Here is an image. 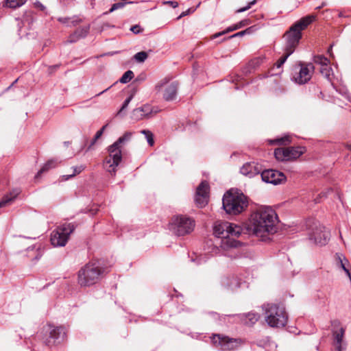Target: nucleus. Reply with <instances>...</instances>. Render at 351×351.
Instances as JSON below:
<instances>
[{
    "label": "nucleus",
    "mask_w": 351,
    "mask_h": 351,
    "mask_svg": "<svg viewBox=\"0 0 351 351\" xmlns=\"http://www.w3.org/2000/svg\"><path fill=\"white\" fill-rule=\"evenodd\" d=\"M209 185L206 181H202L196 190L195 201L199 207L205 206L208 201Z\"/></svg>",
    "instance_id": "19"
},
{
    "label": "nucleus",
    "mask_w": 351,
    "mask_h": 351,
    "mask_svg": "<svg viewBox=\"0 0 351 351\" xmlns=\"http://www.w3.org/2000/svg\"><path fill=\"white\" fill-rule=\"evenodd\" d=\"M195 221L189 217L176 216L172 218L171 229L177 236L190 234L194 229Z\"/></svg>",
    "instance_id": "8"
},
{
    "label": "nucleus",
    "mask_w": 351,
    "mask_h": 351,
    "mask_svg": "<svg viewBox=\"0 0 351 351\" xmlns=\"http://www.w3.org/2000/svg\"><path fill=\"white\" fill-rule=\"evenodd\" d=\"M134 77V73L131 70H128L124 73L122 77L119 79V82L122 84L129 82Z\"/></svg>",
    "instance_id": "35"
},
{
    "label": "nucleus",
    "mask_w": 351,
    "mask_h": 351,
    "mask_svg": "<svg viewBox=\"0 0 351 351\" xmlns=\"http://www.w3.org/2000/svg\"><path fill=\"white\" fill-rule=\"evenodd\" d=\"M256 3V0H253L252 1H250L247 5H246L245 7H243V8H241L239 10H237V12L238 13H240V12H243L245 11H247V10H249L252 5H254L255 3Z\"/></svg>",
    "instance_id": "45"
},
{
    "label": "nucleus",
    "mask_w": 351,
    "mask_h": 351,
    "mask_svg": "<svg viewBox=\"0 0 351 351\" xmlns=\"http://www.w3.org/2000/svg\"><path fill=\"white\" fill-rule=\"evenodd\" d=\"M313 61L315 63L319 64L321 67H324V66L330 64V60L322 55L314 56Z\"/></svg>",
    "instance_id": "31"
},
{
    "label": "nucleus",
    "mask_w": 351,
    "mask_h": 351,
    "mask_svg": "<svg viewBox=\"0 0 351 351\" xmlns=\"http://www.w3.org/2000/svg\"><path fill=\"white\" fill-rule=\"evenodd\" d=\"M130 31L134 34H137L142 32L141 27L138 25H133L130 27Z\"/></svg>",
    "instance_id": "46"
},
{
    "label": "nucleus",
    "mask_w": 351,
    "mask_h": 351,
    "mask_svg": "<svg viewBox=\"0 0 351 351\" xmlns=\"http://www.w3.org/2000/svg\"><path fill=\"white\" fill-rule=\"evenodd\" d=\"M210 258V256L208 255L207 254H199V255H196L195 254V257L193 258L192 257L191 258V261L193 262H195L197 265H201L202 263H206Z\"/></svg>",
    "instance_id": "33"
},
{
    "label": "nucleus",
    "mask_w": 351,
    "mask_h": 351,
    "mask_svg": "<svg viewBox=\"0 0 351 351\" xmlns=\"http://www.w3.org/2000/svg\"><path fill=\"white\" fill-rule=\"evenodd\" d=\"M222 283L231 290H235L240 287L241 282L237 277L232 276L224 279Z\"/></svg>",
    "instance_id": "24"
},
{
    "label": "nucleus",
    "mask_w": 351,
    "mask_h": 351,
    "mask_svg": "<svg viewBox=\"0 0 351 351\" xmlns=\"http://www.w3.org/2000/svg\"><path fill=\"white\" fill-rule=\"evenodd\" d=\"M74 226L71 223H65L53 230L51 234V243L54 247L64 246L69 238L70 234L74 230Z\"/></svg>",
    "instance_id": "9"
},
{
    "label": "nucleus",
    "mask_w": 351,
    "mask_h": 351,
    "mask_svg": "<svg viewBox=\"0 0 351 351\" xmlns=\"http://www.w3.org/2000/svg\"><path fill=\"white\" fill-rule=\"evenodd\" d=\"M320 73H322V75L328 80L329 81L332 86L336 88L335 86H334V83L332 82V78H333V76H334V74H333V71H332V69L331 68V66H330V64L327 65V66H324V67H321L320 68Z\"/></svg>",
    "instance_id": "25"
},
{
    "label": "nucleus",
    "mask_w": 351,
    "mask_h": 351,
    "mask_svg": "<svg viewBox=\"0 0 351 351\" xmlns=\"http://www.w3.org/2000/svg\"><path fill=\"white\" fill-rule=\"evenodd\" d=\"M141 132L145 135L148 144L152 146L154 143L152 132L146 130H143Z\"/></svg>",
    "instance_id": "37"
},
{
    "label": "nucleus",
    "mask_w": 351,
    "mask_h": 351,
    "mask_svg": "<svg viewBox=\"0 0 351 351\" xmlns=\"http://www.w3.org/2000/svg\"><path fill=\"white\" fill-rule=\"evenodd\" d=\"M339 17H342V16H343V13H342V12H339Z\"/></svg>",
    "instance_id": "55"
},
{
    "label": "nucleus",
    "mask_w": 351,
    "mask_h": 351,
    "mask_svg": "<svg viewBox=\"0 0 351 351\" xmlns=\"http://www.w3.org/2000/svg\"><path fill=\"white\" fill-rule=\"evenodd\" d=\"M132 136V132H126L122 136L108 147L109 156L105 159L106 168L108 172L114 175L116 168L121 161V145L129 141Z\"/></svg>",
    "instance_id": "3"
},
{
    "label": "nucleus",
    "mask_w": 351,
    "mask_h": 351,
    "mask_svg": "<svg viewBox=\"0 0 351 351\" xmlns=\"http://www.w3.org/2000/svg\"><path fill=\"white\" fill-rule=\"evenodd\" d=\"M243 232L241 226L228 221H217L213 226V233L221 238L211 248L213 255L225 256L237 258L239 256L233 254L232 251L241 245V243L233 237H238Z\"/></svg>",
    "instance_id": "1"
},
{
    "label": "nucleus",
    "mask_w": 351,
    "mask_h": 351,
    "mask_svg": "<svg viewBox=\"0 0 351 351\" xmlns=\"http://www.w3.org/2000/svg\"><path fill=\"white\" fill-rule=\"evenodd\" d=\"M250 22L251 21L250 19H243V20L239 21V23H237V24H234L233 25H231V26L227 27L226 29H225L224 31L216 33L215 34H214L213 36V38H218L226 33L233 32L234 30H237L241 27L247 26L250 24Z\"/></svg>",
    "instance_id": "23"
},
{
    "label": "nucleus",
    "mask_w": 351,
    "mask_h": 351,
    "mask_svg": "<svg viewBox=\"0 0 351 351\" xmlns=\"http://www.w3.org/2000/svg\"><path fill=\"white\" fill-rule=\"evenodd\" d=\"M315 19V15H307L296 21L290 28L302 33V31L311 24Z\"/></svg>",
    "instance_id": "20"
},
{
    "label": "nucleus",
    "mask_w": 351,
    "mask_h": 351,
    "mask_svg": "<svg viewBox=\"0 0 351 351\" xmlns=\"http://www.w3.org/2000/svg\"><path fill=\"white\" fill-rule=\"evenodd\" d=\"M240 172L243 176L249 178H253L259 174L260 169L254 163L246 162L241 167Z\"/></svg>",
    "instance_id": "22"
},
{
    "label": "nucleus",
    "mask_w": 351,
    "mask_h": 351,
    "mask_svg": "<svg viewBox=\"0 0 351 351\" xmlns=\"http://www.w3.org/2000/svg\"><path fill=\"white\" fill-rule=\"evenodd\" d=\"M335 351H346V346H335Z\"/></svg>",
    "instance_id": "50"
},
{
    "label": "nucleus",
    "mask_w": 351,
    "mask_h": 351,
    "mask_svg": "<svg viewBox=\"0 0 351 351\" xmlns=\"http://www.w3.org/2000/svg\"><path fill=\"white\" fill-rule=\"evenodd\" d=\"M127 3H132V1H128V2H126V3H121V2H119V3H114L111 8L109 10L108 12H106L105 14H108V13H111L112 12H114V10H118L119 8H123Z\"/></svg>",
    "instance_id": "39"
},
{
    "label": "nucleus",
    "mask_w": 351,
    "mask_h": 351,
    "mask_svg": "<svg viewBox=\"0 0 351 351\" xmlns=\"http://www.w3.org/2000/svg\"><path fill=\"white\" fill-rule=\"evenodd\" d=\"M325 5H326V4H325L324 3H323L322 5L317 7L315 9H316V10H319V9H321L322 7L325 6Z\"/></svg>",
    "instance_id": "54"
},
{
    "label": "nucleus",
    "mask_w": 351,
    "mask_h": 351,
    "mask_svg": "<svg viewBox=\"0 0 351 351\" xmlns=\"http://www.w3.org/2000/svg\"><path fill=\"white\" fill-rule=\"evenodd\" d=\"M160 109L157 106H152L149 104H143V106L133 110L132 117L135 121H140L144 119H149L153 115L156 114L160 112Z\"/></svg>",
    "instance_id": "15"
},
{
    "label": "nucleus",
    "mask_w": 351,
    "mask_h": 351,
    "mask_svg": "<svg viewBox=\"0 0 351 351\" xmlns=\"http://www.w3.org/2000/svg\"><path fill=\"white\" fill-rule=\"evenodd\" d=\"M111 86L106 88L105 90H104L103 91L99 93L98 94L96 95V96H99L101 95V94H103L104 93L106 92Z\"/></svg>",
    "instance_id": "52"
},
{
    "label": "nucleus",
    "mask_w": 351,
    "mask_h": 351,
    "mask_svg": "<svg viewBox=\"0 0 351 351\" xmlns=\"http://www.w3.org/2000/svg\"><path fill=\"white\" fill-rule=\"evenodd\" d=\"M304 152L303 147H280L274 150V156L278 160H289L299 158Z\"/></svg>",
    "instance_id": "13"
},
{
    "label": "nucleus",
    "mask_w": 351,
    "mask_h": 351,
    "mask_svg": "<svg viewBox=\"0 0 351 351\" xmlns=\"http://www.w3.org/2000/svg\"><path fill=\"white\" fill-rule=\"evenodd\" d=\"M17 193H16L13 197H9L8 196L4 197L1 201H0V208L5 206L8 205L10 202L13 201V199L16 197Z\"/></svg>",
    "instance_id": "41"
},
{
    "label": "nucleus",
    "mask_w": 351,
    "mask_h": 351,
    "mask_svg": "<svg viewBox=\"0 0 351 351\" xmlns=\"http://www.w3.org/2000/svg\"><path fill=\"white\" fill-rule=\"evenodd\" d=\"M106 127H107V125H104L99 130H98L96 132V134L91 142V145H94L96 143V141L101 136V135H102L104 130L106 128Z\"/></svg>",
    "instance_id": "42"
},
{
    "label": "nucleus",
    "mask_w": 351,
    "mask_h": 351,
    "mask_svg": "<svg viewBox=\"0 0 351 351\" xmlns=\"http://www.w3.org/2000/svg\"><path fill=\"white\" fill-rule=\"evenodd\" d=\"M340 323L337 320L332 322V326L334 327L332 330V335L334 337V346H346L343 342V338L345 333V330L343 327H339V329H335L336 327L339 326Z\"/></svg>",
    "instance_id": "21"
},
{
    "label": "nucleus",
    "mask_w": 351,
    "mask_h": 351,
    "mask_svg": "<svg viewBox=\"0 0 351 351\" xmlns=\"http://www.w3.org/2000/svg\"><path fill=\"white\" fill-rule=\"evenodd\" d=\"M223 208L230 215L241 213L247 206V197L243 194L227 192L223 197Z\"/></svg>",
    "instance_id": "6"
},
{
    "label": "nucleus",
    "mask_w": 351,
    "mask_h": 351,
    "mask_svg": "<svg viewBox=\"0 0 351 351\" xmlns=\"http://www.w3.org/2000/svg\"><path fill=\"white\" fill-rule=\"evenodd\" d=\"M214 319L219 320V322L221 319L226 321V319L230 318H235L237 320L242 322L243 324L247 326H252L259 319L260 316L258 313H248L243 314H237V315H219L217 313L210 312L209 313Z\"/></svg>",
    "instance_id": "12"
},
{
    "label": "nucleus",
    "mask_w": 351,
    "mask_h": 351,
    "mask_svg": "<svg viewBox=\"0 0 351 351\" xmlns=\"http://www.w3.org/2000/svg\"><path fill=\"white\" fill-rule=\"evenodd\" d=\"M261 176L263 182L274 185L280 184L286 180L283 173L274 169L264 170L261 172Z\"/></svg>",
    "instance_id": "18"
},
{
    "label": "nucleus",
    "mask_w": 351,
    "mask_h": 351,
    "mask_svg": "<svg viewBox=\"0 0 351 351\" xmlns=\"http://www.w3.org/2000/svg\"><path fill=\"white\" fill-rule=\"evenodd\" d=\"M164 4H168L172 6L173 8H176L178 6V3L177 1H167L163 2Z\"/></svg>",
    "instance_id": "49"
},
{
    "label": "nucleus",
    "mask_w": 351,
    "mask_h": 351,
    "mask_svg": "<svg viewBox=\"0 0 351 351\" xmlns=\"http://www.w3.org/2000/svg\"><path fill=\"white\" fill-rule=\"evenodd\" d=\"M211 342L214 347L221 351L234 350L244 344V341L241 338H230L219 334L213 335Z\"/></svg>",
    "instance_id": "7"
},
{
    "label": "nucleus",
    "mask_w": 351,
    "mask_h": 351,
    "mask_svg": "<svg viewBox=\"0 0 351 351\" xmlns=\"http://www.w3.org/2000/svg\"><path fill=\"white\" fill-rule=\"evenodd\" d=\"M336 90L345 98H346L348 100L351 101V97L350 96L348 92L345 88H339L338 89L336 88Z\"/></svg>",
    "instance_id": "44"
},
{
    "label": "nucleus",
    "mask_w": 351,
    "mask_h": 351,
    "mask_svg": "<svg viewBox=\"0 0 351 351\" xmlns=\"http://www.w3.org/2000/svg\"><path fill=\"white\" fill-rule=\"evenodd\" d=\"M49 338L46 340L48 346L58 344L62 342L66 338V329L63 326H53L48 325Z\"/></svg>",
    "instance_id": "16"
},
{
    "label": "nucleus",
    "mask_w": 351,
    "mask_h": 351,
    "mask_svg": "<svg viewBox=\"0 0 351 351\" xmlns=\"http://www.w3.org/2000/svg\"><path fill=\"white\" fill-rule=\"evenodd\" d=\"M58 66H59L58 65H54V66H53V67H54L55 69H57Z\"/></svg>",
    "instance_id": "57"
},
{
    "label": "nucleus",
    "mask_w": 351,
    "mask_h": 351,
    "mask_svg": "<svg viewBox=\"0 0 351 351\" xmlns=\"http://www.w3.org/2000/svg\"><path fill=\"white\" fill-rule=\"evenodd\" d=\"M69 142H64V144H65L66 145H69Z\"/></svg>",
    "instance_id": "58"
},
{
    "label": "nucleus",
    "mask_w": 351,
    "mask_h": 351,
    "mask_svg": "<svg viewBox=\"0 0 351 351\" xmlns=\"http://www.w3.org/2000/svg\"><path fill=\"white\" fill-rule=\"evenodd\" d=\"M315 67L312 63L300 62L298 65L294 68L291 79L298 84H304L311 79Z\"/></svg>",
    "instance_id": "10"
},
{
    "label": "nucleus",
    "mask_w": 351,
    "mask_h": 351,
    "mask_svg": "<svg viewBox=\"0 0 351 351\" xmlns=\"http://www.w3.org/2000/svg\"><path fill=\"white\" fill-rule=\"evenodd\" d=\"M66 6H73L75 5V0H60Z\"/></svg>",
    "instance_id": "47"
},
{
    "label": "nucleus",
    "mask_w": 351,
    "mask_h": 351,
    "mask_svg": "<svg viewBox=\"0 0 351 351\" xmlns=\"http://www.w3.org/2000/svg\"><path fill=\"white\" fill-rule=\"evenodd\" d=\"M76 38H77V35H75V32H74L73 34L70 35L69 40H67V43H75L76 41H77L79 40V39H76Z\"/></svg>",
    "instance_id": "48"
},
{
    "label": "nucleus",
    "mask_w": 351,
    "mask_h": 351,
    "mask_svg": "<svg viewBox=\"0 0 351 351\" xmlns=\"http://www.w3.org/2000/svg\"><path fill=\"white\" fill-rule=\"evenodd\" d=\"M332 47V46L331 45V46H330V47H329V48H328V53L330 56H332V53H331Z\"/></svg>",
    "instance_id": "53"
},
{
    "label": "nucleus",
    "mask_w": 351,
    "mask_h": 351,
    "mask_svg": "<svg viewBox=\"0 0 351 351\" xmlns=\"http://www.w3.org/2000/svg\"><path fill=\"white\" fill-rule=\"evenodd\" d=\"M336 259H337V265L341 267L343 271L346 273V274L350 278V271L346 266L348 263V260L342 254H336Z\"/></svg>",
    "instance_id": "26"
},
{
    "label": "nucleus",
    "mask_w": 351,
    "mask_h": 351,
    "mask_svg": "<svg viewBox=\"0 0 351 351\" xmlns=\"http://www.w3.org/2000/svg\"><path fill=\"white\" fill-rule=\"evenodd\" d=\"M291 54H289V52L285 51V55L282 56L276 63V66L277 68L281 67V66L286 62L287 58L291 56Z\"/></svg>",
    "instance_id": "40"
},
{
    "label": "nucleus",
    "mask_w": 351,
    "mask_h": 351,
    "mask_svg": "<svg viewBox=\"0 0 351 351\" xmlns=\"http://www.w3.org/2000/svg\"><path fill=\"white\" fill-rule=\"evenodd\" d=\"M253 32V27H248L245 29V30L241 31L239 32H237L230 36L228 37V38H232L236 37H241L243 36L245 34H250Z\"/></svg>",
    "instance_id": "38"
},
{
    "label": "nucleus",
    "mask_w": 351,
    "mask_h": 351,
    "mask_svg": "<svg viewBox=\"0 0 351 351\" xmlns=\"http://www.w3.org/2000/svg\"><path fill=\"white\" fill-rule=\"evenodd\" d=\"M59 162H60V161L57 158L48 160L38 172L36 177L39 176L41 173L47 171L49 169L56 167Z\"/></svg>",
    "instance_id": "27"
},
{
    "label": "nucleus",
    "mask_w": 351,
    "mask_h": 351,
    "mask_svg": "<svg viewBox=\"0 0 351 351\" xmlns=\"http://www.w3.org/2000/svg\"><path fill=\"white\" fill-rule=\"evenodd\" d=\"M103 269L97 263H88L78 271L77 282L81 287L96 284L103 274Z\"/></svg>",
    "instance_id": "5"
},
{
    "label": "nucleus",
    "mask_w": 351,
    "mask_h": 351,
    "mask_svg": "<svg viewBox=\"0 0 351 351\" xmlns=\"http://www.w3.org/2000/svg\"><path fill=\"white\" fill-rule=\"evenodd\" d=\"M184 15H185V14H184V13H182V14L178 17V19H179V18H180V17H181V16H184Z\"/></svg>",
    "instance_id": "56"
},
{
    "label": "nucleus",
    "mask_w": 351,
    "mask_h": 351,
    "mask_svg": "<svg viewBox=\"0 0 351 351\" xmlns=\"http://www.w3.org/2000/svg\"><path fill=\"white\" fill-rule=\"evenodd\" d=\"M278 217L269 207H262L251 215L249 228L257 237H263L265 233L273 234L277 230Z\"/></svg>",
    "instance_id": "2"
},
{
    "label": "nucleus",
    "mask_w": 351,
    "mask_h": 351,
    "mask_svg": "<svg viewBox=\"0 0 351 351\" xmlns=\"http://www.w3.org/2000/svg\"><path fill=\"white\" fill-rule=\"evenodd\" d=\"M72 169H73V173H71L70 175H64L62 176V181L68 180L69 179L74 177L75 175L79 174L85 169V167L84 165H80V166L73 167H72Z\"/></svg>",
    "instance_id": "30"
},
{
    "label": "nucleus",
    "mask_w": 351,
    "mask_h": 351,
    "mask_svg": "<svg viewBox=\"0 0 351 351\" xmlns=\"http://www.w3.org/2000/svg\"><path fill=\"white\" fill-rule=\"evenodd\" d=\"M309 239L316 245H325L330 239V232L318 222H314L311 232Z\"/></svg>",
    "instance_id": "14"
},
{
    "label": "nucleus",
    "mask_w": 351,
    "mask_h": 351,
    "mask_svg": "<svg viewBox=\"0 0 351 351\" xmlns=\"http://www.w3.org/2000/svg\"><path fill=\"white\" fill-rule=\"evenodd\" d=\"M27 0H5L2 3L3 7L15 9L24 5Z\"/></svg>",
    "instance_id": "28"
},
{
    "label": "nucleus",
    "mask_w": 351,
    "mask_h": 351,
    "mask_svg": "<svg viewBox=\"0 0 351 351\" xmlns=\"http://www.w3.org/2000/svg\"><path fill=\"white\" fill-rule=\"evenodd\" d=\"M132 99H133L132 95H130L128 97H127L125 99V100L123 103V105H122L121 109L119 110V111L117 113L118 114H121L123 110H124L125 108H127V107L128 106L129 104L130 103V101H132Z\"/></svg>",
    "instance_id": "43"
},
{
    "label": "nucleus",
    "mask_w": 351,
    "mask_h": 351,
    "mask_svg": "<svg viewBox=\"0 0 351 351\" xmlns=\"http://www.w3.org/2000/svg\"><path fill=\"white\" fill-rule=\"evenodd\" d=\"M291 142V136L289 135H285L283 137L278 138L274 140H270V144H279V145H287Z\"/></svg>",
    "instance_id": "32"
},
{
    "label": "nucleus",
    "mask_w": 351,
    "mask_h": 351,
    "mask_svg": "<svg viewBox=\"0 0 351 351\" xmlns=\"http://www.w3.org/2000/svg\"><path fill=\"white\" fill-rule=\"evenodd\" d=\"M265 320L272 328L283 327L287 322V315L285 308L276 304H265L262 306Z\"/></svg>",
    "instance_id": "4"
},
{
    "label": "nucleus",
    "mask_w": 351,
    "mask_h": 351,
    "mask_svg": "<svg viewBox=\"0 0 351 351\" xmlns=\"http://www.w3.org/2000/svg\"><path fill=\"white\" fill-rule=\"evenodd\" d=\"M58 21L61 23L66 24L67 25H73V26H75L81 22V19H80L77 16H73L71 18L59 17L58 19Z\"/></svg>",
    "instance_id": "29"
},
{
    "label": "nucleus",
    "mask_w": 351,
    "mask_h": 351,
    "mask_svg": "<svg viewBox=\"0 0 351 351\" xmlns=\"http://www.w3.org/2000/svg\"><path fill=\"white\" fill-rule=\"evenodd\" d=\"M35 5L41 10H44L45 9V7L39 1L36 2Z\"/></svg>",
    "instance_id": "51"
},
{
    "label": "nucleus",
    "mask_w": 351,
    "mask_h": 351,
    "mask_svg": "<svg viewBox=\"0 0 351 351\" xmlns=\"http://www.w3.org/2000/svg\"><path fill=\"white\" fill-rule=\"evenodd\" d=\"M178 88V83L176 82H169L167 78L161 80L155 86V89L157 92H163V99L167 101L176 99Z\"/></svg>",
    "instance_id": "11"
},
{
    "label": "nucleus",
    "mask_w": 351,
    "mask_h": 351,
    "mask_svg": "<svg viewBox=\"0 0 351 351\" xmlns=\"http://www.w3.org/2000/svg\"><path fill=\"white\" fill-rule=\"evenodd\" d=\"M89 32V26H84L77 29L75 32L77 35L76 39H80L86 36Z\"/></svg>",
    "instance_id": "34"
},
{
    "label": "nucleus",
    "mask_w": 351,
    "mask_h": 351,
    "mask_svg": "<svg viewBox=\"0 0 351 351\" xmlns=\"http://www.w3.org/2000/svg\"><path fill=\"white\" fill-rule=\"evenodd\" d=\"M147 57L148 54L146 51H140L134 55V58L138 62H143Z\"/></svg>",
    "instance_id": "36"
},
{
    "label": "nucleus",
    "mask_w": 351,
    "mask_h": 351,
    "mask_svg": "<svg viewBox=\"0 0 351 351\" xmlns=\"http://www.w3.org/2000/svg\"><path fill=\"white\" fill-rule=\"evenodd\" d=\"M284 38L285 39L284 50L289 52V54H292L302 38V33L289 28L285 34Z\"/></svg>",
    "instance_id": "17"
}]
</instances>
